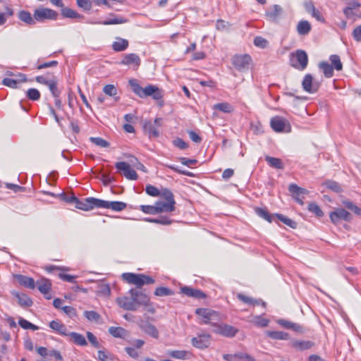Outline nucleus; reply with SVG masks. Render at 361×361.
<instances>
[{"mask_svg": "<svg viewBox=\"0 0 361 361\" xmlns=\"http://www.w3.org/2000/svg\"><path fill=\"white\" fill-rule=\"evenodd\" d=\"M157 214L161 212H171L175 210V204L173 202L157 201L155 202Z\"/></svg>", "mask_w": 361, "mask_h": 361, "instance_id": "22", "label": "nucleus"}, {"mask_svg": "<svg viewBox=\"0 0 361 361\" xmlns=\"http://www.w3.org/2000/svg\"><path fill=\"white\" fill-rule=\"evenodd\" d=\"M342 204L346 208H348V209H350V211L354 212L355 214H357L358 216H361V208L358 207L357 205L353 204V202H352L351 201L345 200L342 201Z\"/></svg>", "mask_w": 361, "mask_h": 361, "instance_id": "44", "label": "nucleus"}, {"mask_svg": "<svg viewBox=\"0 0 361 361\" xmlns=\"http://www.w3.org/2000/svg\"><path fill=\"white\" fill-rule=\"evenodd\" d=\"M213 332L226 337H233L237 334L238 329L231 325L216 322L214 324Z\"/></svg>", "mask_w": 361, "mask_h": 361, "instance_id": "10", "label": "nucleus"}, {"mask_svg": "<svg viewBox=\"0 0 361 361\" xmlns=\"http://www.w3.org/2000/svg\"><path fill=\"white\" fill-rule=\"evenodd\" d=\"M145 191L147 195L152 196V197H157V196H159V195H160V192L158 190V188H157L156 187H154V185H147Z\"/></svg>", "mask_w": 361, "mask_h": 361, "instance_id": "59", "label": "nucleus"}, {"mask_svg": "<svg viewBox=\"0 0 361 361\" xmlns=\"http://www.w3.org/2000/svg\"><path fill=\"white\" fill-rule=\"evenodd\" d=\"M275 216L277 217L279 220L282 221L286 225L288 226L289 227L292 228H295L297 226V223L292 219L279 214H275Z\"/></svg>", "mask_w": 361, "mask_h": 361, "instance_id": "49", "label": "nucleus"}, {"mask_svg": "<svg viewBox=\"0 0 361 361\" xmlns=\"http://www.w3.org/2000/svg\"><path fill=\"white\" fill-rule=\"evenodd\" d=\"M162 119L157 118L154 122L145 121L143 126L144 131L149 137H157L159 135V127L161 125Z\"/></svg>", "mask_w": 361, "mask_h": 361, "instance_id": "9", "label": "nucleus"}, {"mask_svg": "<svg viewBox=\"0 0 361 361\" xmlns=\"http://www.w3.org/2000/svg\"><path fill=\"white\" fill-rule=\"evenodd\" d=\"M35 284L37 285L39 290L45 295L49 293L51 288V282L46 279H41L40 280L37 281Z\"/></svg>", "mask_w": 361, "mask_h": 361, "instance_id": "26", "label": "nucleus"}, {"mask_svg": "<svg viewBox=\"0 0 361 361\" xmlns=\"http://www.w3.org/2000/svg\"><path fill=\"white\" fill-rule=\"evenodd\" d=\"M330 61L331 62V66H334L336 71L342 70L343 65L341 61L340 57L338 55H331L330 56Z\"/></svg>", "mask_w": 361, "mask_h": 361, "instance_id": "51", "label": "nucleus"}, {"mask_svg": "<svg viewBox=\"0 0 361 361\" xmlns=\"http://www.w3.org/2000/svg\"><path fill=\"white\" fill-rule=\"evenodd\" d=\"M173 292L170 288L166 287H159L157 288L154 291V295L157 296H168L173 295Z\"/></svg>", "mask_w": 361, "mask_h": 361, "instance_id": "50", "label": "nucleus"}, {"mask_svg": "<svg viewBox=\"0 0 361 361\" xmlns=\"http://www.w3.org/2000/svg\"><path fill=\"white\" fill-rule=\"evenodd\" d=\"M319 67L324 73L325 77L331 78L333 76L334 68H333V66H331L329 63L321 62L319 65Z\"/></svg>", "mask_w": 361, "mask_h": 361, "instance_id": "41", "label": "nucleus"}, {"mask_svg": "<svg viewBox=\"0 0 361 361\" xmlns=\"http://www.w3.org/2000/svg\"><path fill=\"white\" fill-rule=\"evenodd\" d=\"M128 19L124 17H114L111 19L104 20L103 22H99V24L109 25H116V24H123L126 23L128 22Z\"/></svg>", "mask_w": 361, "mask_h": 361, "instance_id": "42", "label": "nucleus"}, {"mask_svg": "<svg viewBox=\"0 0 361 361\" xmlns=\"http://www.w3.org/2000/svg\"><path fill=\"white\" fill-rule=\"evenodd\" d=\"M14 295L18 298V302L22 306L30 307L32 305V300L24 293H15Z\"/></svg>", "mask_w": 361, "mask_h": 361, "instance_id": "37", "label": "nucleus"}, {"mask_svg": "<svg viewBox=\"0 0 361 361\" xmlns=\"http://www.w3.org/2000/svg\"><path fill=\"white\" fill-rule=\"evenodd\" d=\"M192 345L199 349H204L210 344V336L209 334H200L193 337L191 340Z\"/></svg>", "mask_w": 361, "mask_h": 361, "instance_id": "17", "label": "nucleus"}, {"mask_svg": "<svg viewBox=\"0 0 361 361\" xmlns=\"http://www.w3.org/2000/svg\"><path fill=\"white\" fill-rule=\"evenodd\" d=\"M140 328L145 334L154 338H158L159 336V333L157 327L150 323H144L140 326Z\"/></svg>", "mask_w": 361, "mask_h": 361, "instance_id": "23", "label": "nucleus"}, {"mask_svg": "<svg viewBox=\"0 0 361 361\" xmlns=\"http://www.w3.org/2000/svg\"><path fill=\"white\" fill-rule=\"evenodd\" d=\"M49 327L61 335L68 336V333L66 326L59 321L53 320L49 323Z\"/></svg>", "mask_w": 361, "mask_h": 361, "instance_id": "27", "label": "nucleus"}, {"mask_svg": "<svg viewBox=\"0 0 361 361\" xmlns=\"http://www.w3.org/2000/svg\"><path fill=\"white\" fill-rule=\"evenodd\" d=\"M99 208L111 209L113 211L121 212L126 208L127 204L125 202L119 201H106L99 199Z\"/></svg>", "mask_w": 361, "mask_h": 361, "instance_id": "15", "label": "nucleus"}, {"mask_svg": "<svg viewBox=\"0 0 361 361\" xmlns=\"http://www.w3.org/2000/svg\"><path fill=\"white\" fill-rule=\"evenodd\" d=\"M266 161L269 164V165L274 169H282L284 168V164L281 159L279 158H275L269 156H267L265 157Z\"/></svg>", "mask_w": 361, "mask_h": 361, "instance_id": "34", "label": "nucleus"}, {"mask_svg": "<svg viewBox=\"0 0 361 361\" xmlns=\"http://www.w3.org/2000/svg\"><path fill=\"white\" fill-rule=\"evenodd\" d=\"M266 334L274 340H288L290 338L288 333L281 331H267Z\"/></svg>", "mask_w": 361, "mask_h": 361, "instance_id": "31", "label": "nucleus"}, {"mask_svg": "<svg viewBox=\"0 0 361 361\" xmlns=\"http://www.w3.org/2000/svg\"><path fill=\"white\" fill-rule=\"evenodd\" d=\"M35 19L36 23H44L47 20H55L58 18V13L51 8L40 6L34 11Z\"/></svg>", "mask_w": 361, "mask_h": 361, "instance_id": "6", "label": "nucleus"}, {"mask_svg": "<svg viewBox=\"0 0 361 361\" xmlns=\"http://www.w3.org/2000/svg\"><path fill=\"white\" fill-rule=\"evenodd\" d=\"M282 8L279 5H274L266 12L267 16L271 20H276L281 15Z\"/></svg>", "mask_w": 361, "mask_h": 361, "instance_id": "25", "label": "nucleus"}, {"mask_svg": "<svg viewBox=\"0 0 361 361\" xmlns=\"http://www.w3.org/2000/svg\"><path fill=\"white\" fill-rule=\"evenodd\" d=\"M238 298L239 300H240L241 301H243V302L249 304V305H258L261 304L264 307H265V305H266V303L261 300H255L252 298L246 296L241 293L238 295Z\"/></svg>", "mask_w": 361, "mask_h": 361, "instance_id": "33", "label": "nucleus"}, {"mask_svg": "<svg viewBox=\"0 0 361 361\" xmlns=\"http://www.w3.org/2000/svg\"><path fill=\"white\" fill-rule=\"evenodd\" d=\"M140 56L136 54L131 53L126 54L118 64L128 66L133 70H137L140 66Z\"/></svg>", "mask_w": 361, "mask_h": 361, "instance_id": "13", "label": "nucleus"}, {"mask_svg": "<svg viewBox=\"0 0 361 361\" xmlns=\"http://www.w3.org/2000/svg\"><path fill=\"white\" fill-rule=\"evenodd\" d=\"M253 42L256 47H258L260 48H265L268 44L267 40L262 37H255Z\"/></svg>", "mask_w": 361, "mask_h": 361, "instance_id": "60", "label": "nucleus"}, {"mask_svg": "<svg viewBox=\"0 0 361 361\" xmlns=\"http://www.w3.org/2000/svg\"><path fill=\"white\" fill-rule=\"evenodd\" d=\"M103 92L110 97H115L117 94V89L114 85H106L103 88Z\"/></svg>", "mask_w": 361, "mask_h": 361, "instance_id": "55", "label": "nucleus"}, {"mask_svg": "<svg viewBox=\"0 0 361 361\" xmlns=\"http://www.w3.org/2000/svg\"><path fill=\"white\" fill-rule=\"evenodd\" d=\"M302 86L305 92L314 93L318 90L319 85L318 82L313 81V78L310 74H307L303 78Z\"/></svg>", "mask_w": 361, "mask_h": 361, "instance_id": "16", "label": "nucleus"}, {"mask_svg": "<svg viewBox=\"0 0 361 361\" xmlns=\"http://www.w3.org/2000/svg\"><path fill=\"white\" fill-rule=\"evenodd\" d=\"M128 295L116 299L118 305L123 310L135 311L140 306H147L149 305V298L148 295L137 289L131 288L128 291Z\"/></svg>", "mask_w": 361, "mask_h": 361, "instance_id": "1", "label": "nucleus"}, {"mask_svg": "<svg viewBox=\"0 0 361 361\" xmlns=\"http://www.w3.org/2000/svg\"><path fill=\"white\" fill-rule=\"evenodd\" d=\"M145 221L150 223L159 224L162 225H169L172 222L166 216H160L157 219L145 218Z\"/></svg>", "mask_w": 361, "mask_h": 361, "instance_id": "47", "label": "nucleus"}, {"mask_svg": "<svg viewBox=\"0 0 361 361\" xmlns=\"http://www.w3.org/2000/svg\"><path fill=\"white\" fill-rule=\"evenodd\" d=\"M311 25L307 20H301L297 26V31L301 35H305L310 32Z\"/></svg>", "mask_w": 361, "mask_h": 361, "instance_id": "35", "label": "nucleus"}, {"mask_svg": "<svg viewBox=\"0 0 361 361\" xmlns=\"http://www.w3.org/2000/svg\"><path fill=\"white\" fill-rule=\"evenodd\" d=\"M128 41L121 37H116V40L112 44V48L115 51H122L128 47Z\"/></svg>", "mask_w": 361, "mask_h": 361, "instance_id": "28", "label": "nucleus"}, {"mask_svg": "<svg viewBox=\"0 0 361 361\" xmlns=\"http://www.w3.org/2000/svg\"><path fill=\"white\" fill-rule=\"evenodd\" d=\"M251 57L247 54L236 55L233 59V64L240 71L248 70Z\"/></svg>", "mask_w": 361, "mask_h": 361, "instance_id": "12", "label": "nucleus"}, {"mask_svg": "<svg viewBox=\"0 0 361 361\" xmlns=\"http://www.w3.org/2000/svg\"><path fill=\"white\" fill-rule=\"evenodd\" d=\"M68 336H69L73 342L78 345L84 346L87 344L85 338L80 334L71 332Z\"/></svg>", "mask_w": 361, "mask_h": 361, "instance_id": "36", "label": "nucleus"}, {"mask_svg": "<svg viewBox=\"0 0 361 361\" xmlns=\"http://www.w3.org/2000/svg\"><path fill=\"white\" fill-rule=\"evenodd\" d=\"M16 278L18 283L26 288L33 289L35 287V282L32 278L23 275H18Z\"/></svg>", "mask_w": 361, "mask_h": 361, "instance_id": "30", "label": "nucleus"}, {"mask_svg": "<svg viewBox=\"0 0 361 361\" xmlns=\"http://www.w3.org/2000/svg\"><path fill=\"white\" fill-rule=\"evenodd\" d=\"M213 109L224 113H231L234 110L233 106L228 102L216 104L214 105Z\"/></svg>", "mask_w": 361, "mask_h": 361, "instance_id": "38", "label": "nucleus"}, {"mask_svg": "<svg viewBox=\"0 0 361 361\" xmlns=\"http://www.w3.org/2000/svg\"><path fill=\"white\" fill-rule=\"evenodd\" d=\"M115 167L118 171H122L123 175L129 180H136L137 174L136 171L131 168L130 165L125 161L117 162Z\"/></svg>", "mask_w": 361, "mask_h": 361, "instance_id": "11", "label": "nucleus"}, {"mask_svg": "<svg viewBox=\"0 0 361 361\" xmlns=\"http://www.w3.org/2000/svg\"><path fill=\"white\" fill-rule=\"evenodd\" d=\"M109 334L116 338H122L126 335V330L122 327L111 326L109 329Z\"/></svg>", "mask_w": 361, "mask_h": 361, "instance_id": "45", "label": "nucleus"}, {"mask_svg": "<svg viewBox=\"0 0 361 361\" xmlns=\"http://www.w3.org/2000/svg\"><path fill=\"white\" fill-rule=\"evenodd\" d=\"M62 9H61V15L64 17V18H76V19H78V20H82L83 19L84 16L79 14L78 12H76L75 11L70 8H68V7H61Z\"/></svg>", "mask_w": 361, "mask_h": 361, "instance_id": "29", "label": "nucleus"}, {"mask_svg": "<svg viewBox=\"0 0 361 361\" xmlns=\"http://www.w3.org/2000/svg\"><path fill=\"white\" fill-rule=\"evenodd\" d=\"M159 195L162 197L166 200V202H173V204H176L173 195L170 190L167 188H163L161 190Z\"/></svg>", "mask_w": 361, "mask_h": 361, "instance_id": "46", "label": "nucleus"}, {"mask_svg": "<svg viewBox=\"0 0 361 361\" xmlns=\"http://www.w3.org/2000/svg\"><path fill=\"white\" fill-rule=\"evenodd\" d=\"M308 209L310 212L314 214L318 217H321L324 215V213L320 209V207L314 202L309 204Z\"/></svg>", "mask_w": 361, "mask_h": 361, "instance_id": "53", "label": "nucleus"}, {"mask_svg": "<svg viewBox=\"0 0 361 361\" xmlns=\"http://www.w3.org/2000/svg\"><path fill=\"white\" fill-rule=\"evenodd\" d=\"M84 317L90 322H98L101 317L95 311H85Z\"/></svg>", "mask_w": 361, "mask_h": 361, "instance_id": "52", "label": "nucleus"}, {"mask_svg": "<svg viewBox=\"0 0 361 361\" xmlns=\"http://www.w3.org/2000/svg\"><path fill=\"white\" fill-rule=\"evenodd\" d=\"M18 18L28 26H34L36 25L35 16L25 10H20L17 13Z\"/></svg>", "mask_w": 361, "mask_h": 361, "instance_id": "18", "label": "nucleus"}, {"mask_svg": "<svg viewBox=\"0 0 361 361\" xmlns=\"http://www.w3.org/2000/svg\"><path fill=\"white\" fill-rule=\"evenodd\" d=\"M324 185L328 189L334 192H339L341 191V188L340 185L335 181L328 180L325 182Z\"/></svg>", "mask_w": 361, "mask_h": 361, "instance_id": "54", "label": "nucleus"}, {"mask_svg": "<svg viewBox=\"0 0 361 361\" xmlns=\"http://www.w3.org/2000/svg\"><path fill=\"white\" fill-rule=\"evenodd\" d=\"M250 322L255 324V326H259V327H265V326H267L269 323V320L263 317L261 315H259V316H253L250 320Z\"/></svg>", "mask_w": 361, "mask_h": 361, "instance_id": "39", "label": "nucleus"}, {"mask_svg": "<svg viewBox=\"0 0 361 361\" xmlns=\"http://www.w3.org/2000/svg\"><path fill=\"white\" fill-rule=\"evenodd\" d=\"M233 356L238 359L244 360L245 361H255V359L252 356L247 353H235Z\"/></svg>", "mask_w": 361, "mask_h": 361, "instance_id": "63", "label": "nucleus"}, {"mask_svg": "<svg viewBox=\"0 0 361 361\" xmlns=\"http://www.w3.org/2000/svg\"><path fill=\"white\" fill-rule=\"evenodd\" d=\"M180 290L182 293L188 297H192L197 299L204 298L206 297V295L202 290L199 289L192 288L188 286L181 288Z\"/></svg>", "mask_w": 361, "mask_h": 361, "instance_id": "21", "label": "nucleus"}, {"mask_svg": "<svg viewBox=\"0 0 361 361\" xmlns=\"http://www.w3.org/2000/svg\"><path fill=\"white\" fill-rule=\"evenodd\" d=\"M166 355L174 359L185 360H189L192 357V353L184 350H167Z\"/></svg>", "mask_w": 361, "mask_h": 361, "instance_id": "19", "label": "nucleus"}, {"mask_svg": "<svg viewBox=\"0 0 361 361\" xmlns=\"http://www.w3.org/2000/svg\"><path fill=\"white\" fill-rule=\"evenodd\" d=\"M87 337L90 343L95 348H99V343L96 338V336L91 332H87Z\"/></svg>", "mask_w": 361, "mask_h": 361, "instance_id": "64", "label": "nucleus"}, {"mask_svg": "<svg viewBox=\"0 0 361 361\" xmlns=\"http://www.w3.org/2000/svg\"><path fill=\"white\" fill-rule=\"evenodd\" d=\"M256 214L260 216L261 218L265 219L268 222H271L274 216L270 215L267 210L262 208H256L255 209Z\"/></svg>", "mask_w": 361, "mask_h": 361, "instance_id": "48", "label": "nucleus"}, {"mask_svg": "<svg viewBox=\"0 0 361 361\" xmlns=\"http://www.w3.org/2000/svg\"><path fill=\"white\" fill-rule=\"evenodd\" d=\"M122 279L127 283L135 285L137 288L144 285L152 284L155 282L151 276L142 274L123 273Z\"/></svg>", "mask_w": 361, "mask_h": 361, "instance_id": "3", "label": "nucleus"}, {"mask_svg": "<svg viewBox=\"0 0 361 361\" xmlns=\"http://www.w3.org/2000/svg\"><path fill=\"white\" fill-rule=\"evenodd\" d=\"M27 96L30 99L36 101L40 98V93L37 89L30 88L27 91Z\"/></svg>", "mask_w": 361, "mask_h": 361, "instance_id": "56", "label": "nucleus"}, {"mask_svg": "<svg viewBox=\"0 0 361 361\" xmlns=\"http://www.w3.org/2000/svg\"><path fill=\"white\" fill-rule=\"evenodd\" d=\"M90 141L102 148H107L110 146V143L108 141L99 137H90Z\"/></svg>", "mask_w": 361, "mask_h": 361, "instance_id": "43", "label": "nucleus"}, {"mask_svg": "<svg viewBox=\"0 0 361 361\" xmlns=\"http://www.w3.org/2000/svg\"><path fill=\"white\" fill-rule=\"evenodd\" d=\"M140 210L143 212L145 214H157V208L155 207V204L153 206L151 205H141Z\"/></svg>", "mask_w": 361, "mask_h": 361, "instance_id": "57", "label": "nucleus"}, {"mask_svg": "<svg viewBox=\"0 0 361 361\" xmlns=\"http://www.w3.org/2000/svg\"><path fill=\"white\" fill-rule=\"evenodd\" d=\"M27 80L26 76L24 74H19L17 75V78H6L3 80L2 83L5 86L16 88L18 87V85L22 82H24Z\"/></svg>", "mask_w": 361, "mask_h": 361, "instance_id": "20", "label": "nucleus"}, {"mask_svg": "<svg viewBox=\"0 0 361 361\" xmlns=\"http://www.w3.org/2000/svg\"><path fill=\"white\" fill-rule=\"evenodd\" d=\"M128 83L133 92L140 98L152 97L155 100H160L164 96L163 91L157 86L148 85L143 88L136 79H130Z\"/></svg>", "mask_w": 361, "mask_h": 361, "instance_id": "2", "label": "nucleus"}, {"mask_svg": "<svg viewBox=\"0 0 361 361\" xmlns=\"http://www.w3.org/2000/svg\"><path fill=\"white\" fill-rule=\"evenodd\" d=\"M314 343L311 341L293 340L292 346L298 350H305L313 347Z\"/></svg>", "mask_w": 361, "mask_h": 361, "instance_id": "24", "label": "nucleus"}, {"mask_svg": "<svg viewBox=\"0 0 361 361\" xmlns=\"http://www.w3.org/2000/svg\"><path fill=\"white\" fill-rule=\"evenodd\" d=\"M277 323L281 325V326L288 329H293L295 331H298L300 329V326L298 325L295 323L291 322L290 321L286 320V319H279L277 321Z\"/></svg>", "mask_w": 361, "mask_h": 361, "instance_id": "40", "label": "nucleus"}, {"mask_svg": "<svg viewBox=\"0 0 361 361\" xmlns=\"http://www.w3.org/2000/svg\"><path fill=\"white\" fill-rule=\"evenodd\" d=\"M288 190L292 194L293 197H301V196H303V195H305L307 193V190H305L302 188L298 187L295 183H291L289 185Z\"/></svg>", "mask_w": 361, "mask_h": 361, "instance_id": "32", "label": "nucleus"}, {"mask_svg": "<svg viewBox=\"0 0 361 361\" xmlns=\"http://www.w3.org/2000/svg\"><path fill=\"white\" fill-rule=\"evenodd\" d=\"M173 144L176 147L184 149L188 147V144L181 138L177 137L173 141Z\"/></svg>", "mask_w": 361, "mask_h": 361, "instance_id": "62", "label": "nucleus"}, {"mask_svg": "<svg viewBox=\"0 0 361 361\" xmlns=\"http://www.w3.org/2000/svg\"><path fill=\"white\" fill-rule=\"evenodd\" d=\"M166 167L169 169L177 172L179 174L185 175L189 177L194 176L193 173L185 170H181L178 167L176 166L175 165H166Z\"/></svg>", "mask_w": 361, "mask_h": 361, "instance_id": "58", "label": "nucleus"}, {"mask_svg": "<svg viewBox=\"0 0 361 361\" xmlns=\"http://www.w3.org/2000/svg\"><path fill=\"white\" fill-rule=\"evenodd\" d=\"M271 128L277 133L290 131V125L289 122L284 118L280 116H274L270 121Z\"/></svg>", "mask_w": 361, "mask_h": 361, "instance_id": "8", "label": "nucleus"}, {"mask_svg": "<svg viewBox=\"0 0 361 361\" xmlns=\"http://www.w3.org/2000/svg\"><path fill=\"white\" fill-rule=\"evenodd\" d=\"M77 5L85 11H89L92 8V3L90 0H76Z\"/></svg>", "mask_w": 361, "mask_h": 361, "instance_id": "61", "label": "nucleus"}, {"mask_svg": "<svg viewBox=\"0 0 361 361\" xmlns=\"http://www.w3.org/2000/svg\"><path fill=\"white\" fill-rule=\"evenodd\" d=\"M290 65L299 70L303 71L307 68L308 63V56L307 53L302 49H298L291 54Z\"/></svg>", "mask_w": 361, "mask_h": 361, "instance_id": "5", "label": "nucleus"}, {"mask_svg": "<svg viewBox=\"0 0 361 361\" xmlns=\"http://www.w3.org/2000/svg\"><path fill=\"white\" fill-rule=\"evenodd\" d=\"M330 219L334 224L339 223L341 220L350 221L352 219V215L346 210L342 208L335 209L330 213Z\"/></svg>", "mask_w": 361, "mask_h": 361, "instance_id": "14", "label": "nucleus"}, {"mask_svg": "<svg viewBox=\"0 0 361 361\" xmlns=\"http://www.w3.org/2000/svg\"><path fill=\"white\" fill-rule=\"evenodd\" d=\"M195 314L201 319L203 324H211L213 326L216 322L220 320V315L216 312L209 308H197L195 310Z\"/></svg>", "mask_w": 361, "mask_h": 361, "instance_id": "4", "label": "nucleus"}, {"mask_svg": "<svg viewBox=\"0 0 361 361\" xmlns=\"http://www.w3.org/2000/svg\"><path fill=\"white\" fill-rule=\"evenodd\" d=\"M72 200H75V207L81 210L89 211L94 208H99V199L97 198L88 197L80 201L75 196H73Z\"/></svg>", "mask_w": 361, "mask_h": 361, "instance_id": "7", "label": "nucleus"}]
</instances>
